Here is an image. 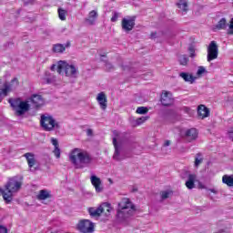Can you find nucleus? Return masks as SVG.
I'll use <instances>...</instances> for the list:
<instances>
[{"label": "nucleus", "mask_w": 233, "mask_h": 233, "mask_svg": "<svg viewBox=\"0 0 233 233\" xmlns=\"http://www.w3.org/2000/svg\"><path fill=\"white\" fill-rule=\"evenodd\" d=\"M136 143V138L128 133H119L118 131H113V147L115 152L113 159L115 161H123L125 156H123V147H130Z\"/></svg>", "instance_id": "nucleus-1"}, {"label": "nucleus", "mask_w": 233, "mask_h": 233, "mask_svg": "<svg viewBox=\"0 0 233 233\" xmlns=\"http://www.w3.org/2000/svg\"><path fill=\"white\" fill-rule=\"evenodd\" d=\"M136 212V206L130 201L129 198H124L118 203V208L116 210V219L119 223H123L133 216Z\"/></svg>", "instance_id": "nucleus-2"}, {"label": "nucleus", "mask_w": 233, "mask_h": 233, "mask_svg": "<svg viewBox=\"0 0 233 233\" xmlns=\"http://www.w3.org/2000/svg\"><path fill=\"white\" fill-rule=\"evenodd\" d=\"M69 159L75 168H85L92 163V157L86 152H81L79 148H75L71 152Z\"/></svg>", "instance_id": "nucleus-3"}, {"label": "nucleus", "mask_w": 233, "mask_h": 233, "mask_svg": "<svg viewBox=\"0 0 233 233\" xmlns=\"http://www.w3.org/2000/svg\"><path fill=\"white\" fill-rule=\"evenodd\" d=\"M22 185L23 182H21L17 177L10 178L5 185V190L7 191L4 192V201L7 204L12 203V200L14 199V192H19Z\"/></svg>", "instance_id": "nucleus-4"}, {"label": "nucleus", "mask_w": 233, "mask_h": 233, "mask_svg": "<svg viewBox=\"0 0 233 233\" xmlns=\"http://www.w3.org/2000/svg\"><path fill=\"white\" fill-rule=\"evenodd\" d=\"M8 103L11 105L15 116L18 117L25 116V114L30 110V104H28V101H23L21 98H9Z\"/></svg>", "instance_id": "nucleus-5"}, {"label": "nucleus", "mask_w": 233, "mask_h": 233, "mask_svg": "<svg viewBox=\"0 0 233 233\" xmlns=\"http://www.w3.org/2000/svg\"><path fill=\"white\" fill-rule=\"evenodd\" d=\"M40 125L46 132H52L54 128H61V126L56 121V119H54V116L49 115L41 116Z\"/></svg>", "instance_id": "nucleus-6"}, {"label": "nucleus", "mask_w": 233, "mask_h": 233, "mask_svg": "<svg viewBox=\"0 0 233 233\" xmlns=\"http://www.w3.org/2000/svg\"><path fill=\"white\" fill-rule=\"evenodd\" d=\"M65 70L67 77H76L77 76V68L74 65H68L65 61H59L57 65V72L61 74Z\"/></svg>", "instance_id": "nucleus-7"}, {"label": "nucleus", "mask_w": 233, "mask_h": 233, "mask_svg": "<svg viewBox=\"0 0 233 233\" xmlns=\"http://www.w3.org/2000/svg\"><path fill=\"white\" fill-rule=\"evenodd\" d=\"M77 230L81 233H94L96 224L89 219H82L76 225Z\"/></svg>", "instance_id": "nucleus-8"}, {"label": "nucleus", "mask_w": 233, "mask_h": 233, "mask_svg": "<svg viewBox=\"0 0 233 233\" xmlns=\"http://www.w3.org/2000/svg\"><path fill=\"white\" fill-rule=\"evenodd\" d=\"M121 26L124 32H132V30H134V26H136V16H127V18H123Z\"/></svg>", "instance_id": "nucleus-9"}, {"label": "nucleus", "mask_w": 233, "mask_h": 233, "mask_svg": "<svg viewBox=\"0 0 233 233\" xmlns=\"http://www.w3.org/2000/svg\"><path fill=\"white\" fill-rule=\"evenodd\" d=\"M24 157H25L27 161L30 172H36V170H39V164L37 163V160H35V155L33 153H25Z\"/></svg>", "instance_id": "nucleus-10"}, {"label": "nucleus", "mask_w": 233, "mask_h": 233, "mask_svg": "<svg viewBox=\"0 0 233 233\" xmlns=\"http://www.w3.org/2000/svg\"><path fill=\"white\" fill-rule=\"evenodd\" d=\"M219 54V50L218 49V44L216 41H211L208 47V61H214V59H218V55Z\"/></svg>", "instance_id": "nucleus-11"}, {"label": "nucleus", "mask_w": 233, "mask_h": 233, "mask_svg": "<svg viewBox=\"0 0 233 233\" xmlns=\"http://www.w3.org/2000/svg\"><path fill=\"white\" fill-rule=\"evenodd\" d=\"M185 177H187V180L186 181V187L188 188V190H192V188L196 187V179L197 176L196 174H190L188 171H185L182 174V179H185Z\"/></svg>", "instance_id": "nucleus-12"}, {"label": "nucleus", "mask_w": 233, "mask_h": 233, "mask_svg": "<svg viewBox=\"0 0 233 233\" xmlns=\"http://www.w3.org/2000/svg\"><path fill=\"white\" fill-rule=\"evenodd\" d=\"M17 86H19V80L15 77L11 80L10 83L5 82L4 84V88L2 89V92L4 96H7L8 92H12V90H14V88H17Z\"/></svg>", "instance_id": "nucleus-13"}, {"label": "nucleus", "mask_w": 233, "mask_h": 233, "mask_svg": "<svg viewBox=\"0 0 233 233\" xmlns=\"http://www.w3.org/2000/svg\"><path fill=\"white\" fill-rule=\"evenodd\" d=\"M198 136H199L198 129L189 128L186 130L183 138L185 141H187V143H192V141H196V139H198Z\"/></svg>", "instance_id": "nucleus-14"}, {"label": "nucleus", "mask_w": 233, "mask_h": 233, "mask_svg": "<svg viewBox=\"0 0 233 233\" xmlns=\"http://www.w3.org/2000/svg\"><path fill=\"white\" fill-rule=\"evenodd\" d=\"M29 99L33 108H41L45 105V99L41 95H33Z\"/></svg>", "instance_id": "nucleus-15"}, {"label": "nucleus", "mask_w": 233, "mask_h": 233, "mask_svg": "<svg viewBox=\"0 0 233 233\" xmlns=\"http://www.w3.org/2000/svg\"><path fill=\"white\" fill-rule=\"evenodd\" d=\"M91 184L95 187L96 192L98 194L103 192L104 187H103V183L101 182V178L97 177L96 175L91 176Z\"/></svg>", "instance_id": "nucleus-16"}, {"label": "nucleus", "mask_w": 233, "mask_h": 233, "mask_svg": "<svg viewBox=\"0 0 233 233\" xmlns=\"http://www.w3.org/2000/svg\"><path fill=\"white\" fill-rule=\"evenodd\" d=\"M96 101L102 110H106V106H108V100L106 99V95L105 94V92H100L97 95Z\"/></svg>", "instance_id": "nucleus-17"}, {"label": "nucleus", "mask_w": 233, "mask_h": 233, "mask_svg": "<svg viewBox=\"0 0 233 233\" xmlns=\"http://www.w3.org/2000/svg\"><path fill=\"white\" fill-rule=\"evenodd\" d=\"M103 212H105V208H103V206H99L98 208H88V214L92 218H100Z\"/></svg>", "instance_id": "nucleus-18"}, {"label": "nucleus", "mask_w": 233, "mask_h": 233, "mask_svg": "<svg viewBox=\"0 0 233 233\" xmlns=\"http://www.w3.org/2000/svg\"><path fill=\"white\" fill-rule=\"evenodd\" d=\"M198 115L200 119H205V117H208L210 116V110L205 105H200L198 107Z\"/></svg>", "instance_id": "nucleus-19"}, {"label": "nucleus", "mask_w": 233, "mask_h": 233, "mask_svg": "<svg viewBox=\"0 0 233 233\" xmlns=\"http://www.w3.org/2000/svg\"><path fill=\"white\" fill-rule=\"evenodd\" d=\"M70 46V42H67L66 45L63 44H56L53 46V52L55 54H63L66 48Z\"/></svg>", "instance_id": "nucleus-20"}, {"label": "nucleus", "mask_w": 233, "mask_h": 233, "mask_svg": "<svg viewBox=\"0 0 233 233\" xmlns=\"http://www.w3.org/2000/svg\"><path fill=\"white\" fill-rule=\"evenodd\" d=\"M179 77H182V79H184V81H186V83H190V85H192L194 83V81H196V77H194V76L190 75V73L181 72V73H179Z\"/></svg>", "instance_id": "nucleus-21"}, {"label": "nucleus", "mask_w": 233, "mask_h": 233, "mask_svg": "<svg viewBox=\"0 0 233 233\" xmlns=\"http://www.w3.org/2000/svg\"><path fill=\"white\" fill-rule=\"evenodd\" d=\"M172 103H174V100L168 96V93H165L164 95H162L161 96V104L164 106H170V105H172Z\"/></svg>", "instance_id": "nucleus-22"}, {"label": "nucleus", "mask_w": 233, "mask_h": 233, "mask_svg": "<svg viewBox=\"0 0 233 233\" xmlns=\"http://www.w3.org/2000/svg\"><path fill=\"white\" fill-rule=\"evenodd\" d=\"M36 198L37 199H39V201H44L45 199H50V198H52V195L48 192V190L42 189L39 191V194Z\"/></svg>", "instance_id": "nucleus-23"}, {"label": "nucleus", "mask_w": 233, "mask_h": 233, "mask_svg": "<svg viewBox=\"0 0 233 233\" xmlns=\"http://www.w3.org/2000/svg\"><path fill=\"white\" fill-rule=\"evenodd\" d=\"M96 19H97V12L93 10L89 13L88 17L86 19V22L89 25H94L96 23Z\"/></svg>", "instance_id": "nucleus-24"}, {"label": "nucleus", "mask_w": 233, "mask_h": 233, "mask_svg": "<svg viewBox=\"0 0 233 233\" xmlns=\"http://www.w3.org/2000/svg\"><path fill=\"white\" fill-rule=\"evenodd\" d=\"M177 5L182 12H188V0H179Z\"/></svg>", "instance_id": "nucleus-25"}, {"label": "nucleus", "mask_w": 233, "mask_h": 233, "mask_svg": "<svg viewBox=\"0 0 233 233\" xmlns=\"http://www.w3.org/2000/svg\"><path fill=\"white\" fill-rule=\"evenodd\" d=\"M222 183L228 187H233V175H224L222 177Z\"/></svg>", "instance_id": "nucleus-26"}, {"label": "nucleus", "mask_w": 233, "mask_h": 233, "mask_svg": "<svg viewBox=\"0 0 233 233\" xmlns=\"http://www.w3.org/2000/svg\"><path fill=\"white\" fill-rule=\"evenodd\" d=\"M215 28H217L218 30H225V28H227V19H220L218 23L215 25Z\"/></svg>", "instance_id": "nucleus-27"}, {"label": "nucleus", "mask_w": 233, "mask_h": 233, "mask_svg": "<svg viewBox=\"0 0 233 233\" xmlns=\"http://www.w3.org/2000/svg\"><path fill=\"white\" fill-rule=\"evenodd\" d=\"M178 62L183 66H187V65H188V56H187V55H180L178 56Z\"/></svg>", "instance_id": "nucleus-28"}, {"label": "nucleus", "mask_w": 233, "mask_h": 233, "mask_svg": "<svg viewBox=\"0 0 233 233\" xmlns=\"http://www.w3.org/2000/svg\"><path fill=\"white\" fill-rule=\"evenodd\" d=\"M201 163H203V156L201 155V153H198L195 157L196 168H198V167H199Z\"/></svg>", "instance_id": "nucleus-29"}, {"label": "nucleus", "mask_w": 233, "mask_h": 233, "mask_svg": "<svg viewBox=\"0 0 233 233\" xmlns=\"http://www.w3.org/2000/svg\"><path fill=\"white\" fill-rule=\"evenodd\" d=\"M66 10L58 8V17L61 19V21H66Z\"/></svg>", "instance_id": "nucleus-30"}, {"label": "nucleus", "mask_w": 233, "mask_h": 233, "mask_svg": "<svg viewBox=\"0 0 233 233\" xmlns=\"http://www.w3.org/2000/svg\"><path fill=\"white\" fill-rule=\"evenodd\" d=\"M160 196H161V199L165 200V199H168V198H170V196H172V191H162L160 192Z\"/></svg>", "instance_id": "nucleus-31"}, {"label": "nucleus", "mask_w": 233, "mask_h": 233, "mask_svg": "<svg viewBox=\"0 0 233 233\" xmlns=\"http://www.w3.org/2000/svg\"><path fill=\"white\" fill-rule=\"evenodd\" d=\"M54 81V77L50 75L49 72H46V76L44 77V83L50 84Z\"/></svg>", "instance_id": "nucleus-32"}, {"label": "nucleus", "mask_w": 233, "mask_h": 233, "mask_svg": "<svg viewBox=\"0 0 233 233\" xmlns=\"http://www.w3.org/2000/svg\"><path fill=\"white\" fill-rule=\"evenodd\" d=\"M137 114H148V108L146 106H140L137 108Z\"/></svg>", "instance_id": "nucleus-33"}, {"label": "nucleus", "mask_w": 233, "mask_h": 233, "mask_svg": "<svg viewBox=\"0 0 233 233\" xmlns=\"http://www.w3.org/2000/svg\"><path fill=\"white\" fill-rule=\"evenodd\" d=\"M147 119H149V116H141L137 119L136 123L137 125H143V123H145V121H147Z\"/></svg>", "instance_id": "nucleus-34"}, {"label": "nucleus", "mask_w": 233, "mask_h": 233, "mask_svg": "<svg viewBox=\"0 0 233 233\" xmlns=\"http://www.w3.org/2000/svg\"><path fill=\"white\" fill-rule=\"evenodd\" d=\"M189 52V57H196V49L194 48V46H190L188 47Z\"/></svg>", "instance_id": "nucleus-35"}, {"label": "nucleus", "mask_w": 233, "mask_h": 233, "mask_svg": "<svg viewBox=\"0 0 233 233\" xmlns=\"http://www.w3.org/2000/svg\"><path fill=\"white\" fill-rule=\"evenodd\" d=\"M205 72H207V69H205V67L203 66H199L198 71H197V76H203V74H205Z\"/></svg>", "instance_id": "nucleus-36"}, {"label": "nucleus", "mask_w": 233, "mask_h": 233, "mask_svg": "<svg viewBox=\"0 0 233 233\" xmlns=\"http://www.w3.org/2000/svg\"><path fill=\"white\" fill-rule=\"evenodd\" d=\"M53 152L57 159H59V157H61V149L59 148V147H55Z\"/></svg>", "instance_id": "nucleus-37"}, {"label": "nucleus", "mask_w": 233, "mask_h": 233, "mask_svg": "<svg viewBox=\"0 0 233 233\" xmlns=\"http://www.w3.org/2000/svg\"><path fill=\"white\" fill-rule=\"evenodd\" d=\"M106 70H107V72H112V70H114V66L110 62H106Z\"/></svg>", "instance_id": "nucleus-38"}, {"label": "nucleus", "mask_w": 233, "mask_h": 233, "mask_svg": "<svg viewBox=\"0 0 233 233\" xmlns=\"http://www.w3.org/2000/svg\"><path fill=\"white\" fill-rule=\"evenodd\" d=\"M118 17H119V13L114 12L113 16L111 17V22L116 23V21H117Z\"/></svg>", "instance_id": "nucleus-39"}, {"label": "nucleus", "mask_w": 233, "mask_h": 233, "mask_svg": "<svg viewBox=\"0 0 233 233\" xmlns=\"http://www.w3.org/2000/svg\"><path fill=\"white\" fill-rule=\"evenodd\" d=\"M51 143H52V145L55 147V148L59 147V142L57 141L56 138L52 137V138H51Z\"/></svg>", "instance_id": "nucleus-40"}, {"label": "nucleus", "mask_w": 233, "mask_h": 233, "mask_svg": "<svg viewBox=\"0 0 233 233\" xmlns=\"http://www.w3.org/2000/svg\"><path fill=\"white\" fill-rule=\"evenodd\" d=\"M228 34H229L230 35H232V34H233V18H231V20H230V24H229V28L228 30Z\"/></svg>", "instance_id": "nucleus-41"}, {"label": "nucleus", "mask_w": 233, "mask_h": 233, "mask_svg": "<svg viewBox=\"0 0 233 233\" xmlns=\"http://www.w3.org/2000/svg\"><path fill=\"white\" fill-rule=\"evenodd\" d=\"M0 233H8V228L5 226L0 225Z\"/></svg>", "instance_id": "nucleus-42"}, {"label": "nucleus", "mask_w": 233, "mask_h": 233, "mask_svg": "<svg viewBox=\"0 0 233 233\" xmlns=\"http://www.w3.org/2000/svg\"><path fill=\"white\" fill-rule=\"evenodd\" d=\"M35 0H23L24 5H34Z\"/></svg>", "instance_id": "nucleus-43"}, {"label": "nucleus", "mask_w": 233, "mask_h": 233, "mask_svg": "<svg viewBox=\"0 0 233 233\" xmlns=\"http://www.w3.org/2000/svg\"><path fill=\"white\" fill-rule=\"evenodd\" d=\"M182 110L183 112H185V114H190V112H192L190 107H187V106L183 107Z\"/></svg>", "instance_id": "nucleus-44"}, {"label": "nucleus", "mask_w": 233, "mask_h": 233, "mask_svg": "<svg viewBox=\"0 0 233 233\" xmlns=\"http://www.w3.org/2000/svg\"><path fill=\"white\" fill-rule=\"evenodd\" d=\"M228 137L233 141V127L228 130Z\"/></svg>", "instance_id": "nucleus-45"}, {"label": "nucleus", "mask_w": 233, "mask_h": 233, "mask_svg": "<svg viewBox=\"0 0 233 233\" xmlns=\"http://www.w3.org/2000/svg\"><path fill=\"white\" fill-rule=\"evenodd\" d=\"M86 135L90 137L94 136V131L89 128L86 130Z\"/></svg>", "instance_id": "nucleus-46"}, {"label": "nucleus", "mask_w": 233, "mask_h": 233, "mask_svg": "<svg viewBox=\"0 0 233 233\" xmlns=\"http://www.w3.org/2000/svg\"><path fill=\"white\" fill-rule=\"evenodd\" d=\"M157 35V33L153 32V33H151V35H150V38H151V39H156Z\"/></svg>", "instance_id": "nucleus-47"}, {"label": "nucleus", "mask_w": 233, "mask_h": 233, "mask_svg": "<svg viewBox=\"0 0 233 233\" xmlns=\"http://www.w3.org/2000/svg\"><path fill=\"white\" fill-rule=\"evenodd\" d=\"M164 147H170V140H167V141L164 143Z\"/></svg>", "instance_id": "nucleus-48"}, {"label": "nucleus", "mask_w": 233, "mask_h": 233, "mask_svg": "<svg viewBox=\"0 0 233 233\" xmlns=\"http://www.w3.org/2000/svg\"><path fill=\"white\" fill-rule=\"evenodd\" d=\"M4 192H5V189H3V188L0 187V194H2L3 198L5 199V194H4Z\"/></svg>", "instance_id": "nucleus-49"}, {"label": "nucleus", "mask_w": 233, "mask_h": 233, "mask_svg": "<svg viewBox=\"0 0 233 233\" xmlns=\"http://www.w3.org/2000/svg\"><path fill=\"white\" fill-rule=\"evenodd\" d=\"M106 207L107 208V212H110V204H106Z\"/></svg>", "instance_id": "nucleus-50"}, {"label": "nucleus", "mask_w": 233, "mask_h": 233, "mask_svg": "<svg viewBox=\"0 0 233 233\" xmlns=\"http://www.w3.org/2000/svg\"><path fill=\"white\" fill-rule=\"evenodd\" d=\"M56 68H57V66H56V65H53V66H51V70H56Z\"/></svg>", "instance_id": "nucleus-51"}, {"label": "nucleus", "mask_w": 233, "mask_h": 233, "mask_svg": "<svg viewBox=\"0 0 233 233\" xmlns=\"http://www.w3.org/2000/svg\"><path fill=\"white\" fill-rule=\"evenodd\" d=\"M210 192H212L213 194H218V191L216 189H209Z\"/></svg>", "instance_id": "nucleus-52"}, {"label": "nucleus", "mask_w": 233, "mask_h": 233, "mask_svg": "<svg viewBox=\"0 0 233 233\" xmlns=\"http://www.w3.org/2000/svg\"><path fill=\"white\" fill-rule=\"evenodd\" d=\"M101 57H106V56H105V55H101Z\"/></svg>", "instance_id": "nucleus-53"}, {"label": "nucleus", "mask_w": 233, "mask_h": 233, "mask_svg": "<svg viewBox=\"0 0 233 233\" xmlns=\"http://www.w3.org/2000/svg\"><path fill=\"white\" fill-rule=\"evenodd\" d=\"M0 97H1V93H0ZM1 101H3V99L0 98V103H1Z\"/></svg>", "instance_id": "nucleus-54"}, {"label": "nucleus", "mask_w": 233, "mask_h": 233, "mask_svg": "<svg viewBox=\"0 0 233 233\" xmlns=\"http://www.w3.org/2000/svg\"><path fill=\"white\" fill-rule=\"evenodd\" d=\"M109 182L112 183V179L111 178H109Z\"/></svg>", "instance_id": "nucleus-55"}]
</instances>
